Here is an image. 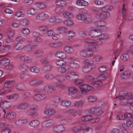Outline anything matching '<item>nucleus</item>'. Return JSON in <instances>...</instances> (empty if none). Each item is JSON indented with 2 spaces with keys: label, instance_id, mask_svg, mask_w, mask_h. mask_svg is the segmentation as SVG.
I'll use <instances>...</instances> for the list:
<instances>
[{
  "label": "nucleus",
  "instance_id": "nucleus-1",
  "mask_svg": "<svg viewBox=\"0 0 133 133\" xmlns=\"http://www.w3.org/2000/svg\"><path fill=\"white\" fill-rule=\"evenodd\" d=\"M90 112L96 116H99L104 112V111L103 110H100L99 107L96 106L91 109Z\"/></svg>",
  "mask_w": 133,
  "mask_h": 133
},
{
  "label": "nucleus",
  "instance_id": "nucleus-2",
  "mask_svg": "<svg viewBox=\"0 0 133 133\" xmlns=\"http://www.w3.org/2000/svg\"><path fill=\"white\" fill-rule=\"evenodd\" d=\"M4 118H6L7 119L11 120L13 119L16 116V113L13 112H10L6 114L5 110H3Z\"/></svg>",
  "mask_w": 133,
  "mask_h": 133
},
{
  "label": "nucleus",
  "instance_id": "nucleus-3",
  "mask_svg": "<svg viewBox=\"0 0 133 133\" xmlns=\"http://www.w3.org/2000/svg\"><path fill=\"white\" fill-rule=\"evenodd\" d=\"M49 17V15L46 14L43 12L39 13L37 15L36 17V19L37 20L44 21Z\"/></svg>",
  "mask_w": 133,
  "mask_h": 133
},
{
  "label": "nucleus",
  "instance_id": "nucleus-4",
  "mask_svg": "<svg viewBox=\"0 0 133 133\" xmlns=\"http://www.w3.org/2000/svg\"><path fill=\"white\" fill-rule=\"evenodd\" d=\"M102 29H94L91 30L89 33V35L91 37L97 36L98 37L99 33L101 32Z\"/></svg>",
  "mask_w": 133,
  "mask_h": 133
},
{
  "label": "nucleus",
  "instance_id": "nucleus-5",
  "mask_svg": "<svg viewBox=\"0 0 133 133\" xmlns=\"http://www.w3.org/2000/svg\"><path fill=\"white\" fill-rule=\"evenodd\" d=\"M110 13L108 11H104L101 13H97L96 14L95 16L98 18H105L107 17V15Z\"/></svg>",
  "mask_w": 133,
  "mask_h": 133
},
{
  "label": "nucleus",
  "instance_id": "nucleus-6",
  "mask_svg": "<svg viewBox=\"0 0 133 133\" xmlns=\"http://www.w3.org/2000/svg\"><path fill=\"white\" fill-rule=\"evenodd\" d=\"M55 122L54 120H50L43 122L42 124V126L44 128L48 127L54 125Z\"/></svg>",
  "mask_w": 133,
  "mask_h": 133
},
{
  "label": "nucleus",
  "instance_id": "nucleus-7",
  "mask_svg": "<svg viewBox=\"0 0 133 133\" xmlns=\"http://www.w3.org/2000/svg\"><path fill=\"white\" fill-rule=\"evenodd\" d=\"M46 97V95L45 94H35L33 97V99L34 101H39L45 99Z\"/></svg>",
  "mask_w": 133,
  "mask_h": 133
},
{
  "label": "nucleus",
  "instance_id": "nucleus-8",
  "mask_svg": "<svg viewBox=\"0 0 133 133\" xmlns=\"http://www.w3.org/2000/svg\"><path fill=\"white\" fill-rule=\"evenodd\" d=\"M65 127L62 125L55 126L53 128L54 131L56 132H61L65 130Z\"/></svg>",
  "mask_w": 133,
  "mask_h": 133
},
{
  "label": "nucleus",
  "instance_id": "nucleus-9",
  "mask_svg": "<svg viewBox=\"0 0 133 133\" xmlns=\"http://www.w3.org/2000/svg\"><path fill=\"white\" fill-rule=\"evenodd\" d=\"M56 90L55 88L50 85L44 86L43 87V91L46 93H49L52 91H54Z\"/></svg>",
  "mask_w": 133,
  "mask_h": 133
},
{
  "label": "nucleus",
  "instance_id": "nucleus-10",
  "mask_svg": "<svg viewBox=\"0 0 133 133\" xmlns=\"http://www.w3.org/2000/svg\"><path fill=\"white\" fill-rule=\"evenodd\" d=\"M35 108H31L28 111L27 114L28 115L30 116L32 118H35L37 115L38 114L34 110Z\"/></svg>",
  "mask_w": 133,
  "mask_h": 133
},
{
  "label": "nucleus",
  "instance_id": "nucleus-11",
  "mask_svg": "<svg viewBox=\"0 0 133 133\" xmlns=\"http://www.w3.org/2000/svg\"><path fill=\"white\" fill-rule=\"evenodd\" d=\"M11 103L7 101L2 102L0 104V107L2 108L3 110H5L6 109L11 106Z\"/></svg>",
  "mask_w": 133,
  "mask_h": 133
},
{
  "label": "nucleus",
  "instance_id": "nucleus-12",
  "mask_svg": "<svg viewBox=\"0 0 133 133\" xmlns=\"http://www.w3.org/2000/svg\"><path fill=\"white\" fill-rule=\"evenodd\" d=\"M91 87H92L90 85L84 84H82L79 86V88L81 90V91L84 92L89 91L91 89V88H89Z\"/></svg>",
  "mask_w": 133,
  "mask_h": 133
},
{
  "label": "nucleus",
  "instance_id": "nucleus-13",
  "mask_svg": "<svg viewBox=\"0 0 133 133\" xmlns=\"http://www.w3.org/2000/svg\"><path fill=\"white\" fill-rule=\"evenodd\" d=\"M29 104L27 102L21 103L17 105V109L19 110H23L27 108L29 106Z\"/></svg>",
  "mask_w": 133,
  "mask_h": 133
},
{
  "label": "nucleus",
  "instance_id": "nucleus-14",
  "mask_svg": "<svg viewBox=\"0 0 133 133\" xmlns=\"http://www.w3.org/2000/svg\"><path fill=\"white\" fill-rule=\"evenodd\" d=\"M37 45L36 44L33 45H28L25 46L24 45L23 49L26 52L31 51L32 49L37 48Z\"/></svg>",
  "mask_w": 133,
  "mask_h": 133
},
{
  "label": "nucleus",
  "instance_id": "nucleus-15",
  "mask_svg": "<svg viewBox=\"0 0 133 133\" xmlns=\"http://www.w3.org/2000/svg\"><path fill=\"white\" fill-rule=\"evenodd\" d=\"M131 74L129 71H125L121 75V77L122 79H126L130 77Z\"/></svg>",
  "mask_w": 133,
  "mask_h": 133
},
{
  "label": "nucleus",
  "instance_id": "nucleus-16",
  "mask_svg": "<svg viewBox=\"0 0 133 133\" xmlns=\"http://www.w3.org/2000/svg\"><path fill=\"white\" fill-rule=\"evenodd\" d=\"M24 47V45L23 43H18L14 44V49L16 50H22Z\"/></svg>",
  "mask_w": 133,
  "mask_h": 133
},
{
  "label": "nucleus",
  "instance_id": "nucleus-17",
  "mask_svg": "<svg viewBox=\"0 0 133 133\" xmlns=\"http://www.w3.org/2000/svg\"><path fill=\"white\" fill-rule=\"evenodd\" d=\"M55 112L56 111L52 108H50L46 109L44 111V113L45 114L49 116L53 115Z\"/></svg>",
  "mask_w": 133,
  "mask_h": 133
},
{
  "label": "nucleus",
  "instance_id": "nucleus-18",
  "mask_svg": "<svg viewBox=\"0 0 133 133\" xmlns=\"http://www.w3.org/2000/svg\"><path fill=\"white\" fill-rule=\"evenodd\" d=\"M20 61L26 63H30L32 62V59L25 55L21 56L20 57Z\"/></svg>",
  "mask_w": 133,
  "mask_h": 133
},
{
  "label": "nucleus",
  "instance_id": "nucleus-19",
  "mask_svg": "<svg viewBox=\"0 0 133 133\" xmlns=\"http://www.w3.org/2000/svg\"><path fill=\"white\" fill-rule=\"evenodd\" d=\"M40 124V122L37 120H35L30 122L29 124L30 126L34 128L37 127Z\"/></svg>",
  "mask_w": 133,
  "mask_h": 133
},
{
  "label": "nucleus",
  "instance_id": "nucleus-20",
  "mask_svg": "<svg viewBox=\"0 0 133 133\" xmlns=\"http://www.w3.org/2000/svg\"><path fill=\"white\" fill-rule=\"evenodd\" d=\"M55 56L60 58H64L66 56V54L65 52L62 51L57 52L55 54Z\"/></svg>",
  "mask_w": 133,
  "mask_h": 133
},
{
  "label": "nucleus",
  "instance_id": "nucleus-21",
  "mask_svg": "<svg viewBox=\"0 0 133 133\" xmlns=\"http://www.w3.org/2000/svg\"><path fill=\"white\" fill-rule=\"evenodd\" d=\"M35 6L40 9L45 8L47 6V5L45 3L42 2H38L36 3L35 4Z\"/></svg>",
  "mask_w": 133,
  "mask_h": 133
},
{
  "label": "nucleus",
  "instance_id": "nucleus-22",
  "mask_svg": "<svg viewBox=\"0 0 133 133\" xmlns=\"http://www.w3.org/2000/svg\"><path fill=\"white\" fill-rule=\"evenodd\" d=\"M10 60L7 58H4L1 59L0 61V64L2 65L6 66L9 63Z\"/></svg>",
  "mask_w": 133,
  "mask_h": 133
},
{
  "label": "nucleus",
  "instance_id": "nucleus-23",
  "mask_svg": "<svg viewBox=\"0 0 133 133\" xmlns=\"http://www.w3.org/2000/svg\"><path fill=\"white\" fill-rule=\"evenodd\" d=\"M64 50L67 53H71L74 52V50L72 47L67 46L64 47Z\"/></svg>",
  "mask_w": 133,
  "mask_h": 133
},
{
  "label": "nucleus",
  "instance_id": "nucleus-24",
  "mask_svg": "<svg viewBox=\"0 0 133 133\" xmlns=\"http://www.w3.org/2000/svg\"><path fill=\"white\" fill-rule=\"evenodd\" d=\"M69 92V94L71 95L76 92L78 91V89L75 87H71L68 89Z\"/></svg>",
  "mask_w": 133,
  "mask_h": 133
},
{
  "label": "nucleus",
  "instance_id": "nucleus-25",
  "mask_svg": "<svg viewBox=\"0 0 133 133\" xmlns=\"http://www.w3.org/2000/svg\"><path fill=\"white\" fill-rule=\"evenodd\" d=\"M71 102L70 101L65 100L62 102L61 105L64 107H67L70 106L71 105Z\"/></svg>",
  "mask_w": 133,
  "mask_h": 133
},
{
  "label": "nucleus",
  "instance_id": "nucleus-26",
  "mask_svg": "<svg viewBox=\"0 0 133 133\" xmlns=\"http://www.w3.org/2000/svg\"><path fill=\"white\" fill-rule=\"evenodd\" d=\"M106 75H107V74H102L98 75L96 78L97 81H102L106 78Z\"/></svg>",
  "mask_w": 133,
  "mask_h": 133
},
{
  "label": "nucleus",
  "instance_id": "nucleus-27",
  "mask_svg": "<svg viewBox=\"0 0 133 133\" xmlns=\"http://www.w3.org/2000/svg\"><path fill=\"white\" fill-rule=\"evenodd\" d=\"M92 118V116L90 115H87L82 117L81 120L83 121H87L90 120Z\"/></svg>",
  "mask_w": 133,
  "mask_h": 133
},
{
  "label": "nucleus",
  "instance_id": "nucleus-28",
  "mask_svg": "<svg viewBox=\"0 0 133 133\" xmlns=\"http://www.w3.org/2000/svg\"><path fill=\"white\" fill-rule=\"evenodd\" d=\"M61 45V43L60 42L51 43L49 44L48 46L50 48H55Z\"/></svg>",
  "mask_w": 133,
  "mask_h": 133
},
{
  "label": "nucleus",
  "instance_id": "nucleus-29",
  "mask_svg": "<svg viewBox=\"0 0 133 133\" xmlns=\"http://www.w3.org/2000/svg\"><path fill=\"white\" fill-rule=\"evenodd\" d=\"M91 70V67L90 66H89L87 65L84 66L83 67V71L85 73L89 72Z\"/></svg>",
  "mask_w": 133,
  "mask_h": 133
},
{
  "label": "nucleus",
  "instance_id": "nucleus-30",
  "mask_svg": "<svg viewBox=\"0 0 133 133\" xmlns=\"http://www.w3.org/2000/svg\"><path fill=\"white\" fill-rule=\"evenodd\" d=\"M14 84V81H8L6 82L4 84V86L5 87H11Z\"/></svg>",
  "mask_w": 133,
  "mask_h": 133
},
{
  "label": "nucleus",
  "instance_id": "nucleus-31",
  "mask_svg": "<svg viewBox=\"0 0 133 133\" xmlns=\"http://www.w3.org/2000/svg\"><path fill=\"white\" fill-rule=\"evenodd\" d=\"M64 17L67 18H72L73 17V15L71 13L68 12H65L63 13Z\"/></svg>",
  "mask_w": 133,
  "mask_h": 133
},
{
  "label": "nucleus",
  "instance_id": "nucleus-32",
  "mask_svg": "<svg viewBox=\"0 0 133 133\" xmlns=\"http://www.w3.org/2000/svg\"><path fill=\"white\" fill-rule=\"evenodd\" d=\"M87 18V16L85 15H82L79 14L76 16L77 18L79 20L84 21Z\"/></svg>",
  "mask_w": 133,
  "mask_h": 133
},
{
  "label": "nucleus",
  "instance_id": "nucleus-33",
  "mask_svg": "<svg viewBox=\"0 0 133 133\" xmlns=\"http://www.w3.org/2000/svg\"><path fill=\"white\" fill-rule=\"evenodd\" d=\"M10 48V46L8 45H4L3 46L2 48L0 50V52L2 51L3 52L8 51Z\"/></svg>",
  "mask_w": 133,
  "mask_h": 133
},
{
  "label": "nucleus",
  "instance_id": "nucleus-34",
  "mask_svg": "<svg viewBox=\"0 0 133 133\" xmlns=\"http://www.w3.org/2000/svg\"><path fill=\"white\" fill-rule=\"evenodd\" d=\"M94 62V60L92 59H87L84 60L83 61V63L86 65H89V66H90V65L93 63Z\"/></svg>",
  "mask_w": 133,
  "mask_h": 133
},
{
  "label": "nucleus",
  "instance_id": "nucleus-35",
  "mask_svg": "<svg viewBox=\"0 0 133 133\" xmlns=\"http://www.w3.org/2000/svg\"><path fill=\"white\" fill-rule=\"evenodd\" d=\"M83 133H92L93 131L92 129L89 127H87L85 126V128H84Z\"/></svg>",
  "mask_w": 133,
  "mask_h": 133
},
{
  "label": "nucleus",
  "instance_id": "nucleus-36",
  "mask_svg": "<svg viewBox=\"0 0 133 133\" xmlns=\"http://www.w3.org/2000/svg\"><path fill=\"white\" fill-rule=\"evenodd\" d=\"M27 13L28 14L34 15L37 13V11L35 9L31 8L28 10Z\"/></svg>",
  "mask_w": 133,
  "mask_h": 133
},
{
  "label": "nucleus",
  "instance_id": "nucleus-37",
  "mask_svg": "<svg viewBox=\"0 0 133 133\" xmlns=\"http://www.w3.org/2000/svg\"><path fill=\"white\" fill-rule=\"evenodd\" d=\"M29 68V66L28 65L23 64L20 65L19 67V68L23 71H25L27 70Z\"/></svg>",
  "mask_w": 133,
  "mask_h": 133
},
{
  "label": "nucleus",
  "instance_id": "nucleus-38",
  "mask_svg": "<svg viewBox=\"0 0 133 133\" xmlns=\"http://www.w3.org/2000/svg\"><path fill=\"white\" fill-rule=\"evenodd\" d=\"M103 83L102 81H98L94 82L92 83L93 86L95 87H97L101 86L103 85Z\"/></svg>",
  "mask_w": 133,
  "mask_h": 133
},
{
  "label": "nucleus",
  "instance_id": "nucleus-39",
  "mask_svg": "<svg viewBox=\"0 0 133 133\" xmlns=\"http://www.w3.org/2000/svg\"><path fill=\"white\" fill-rule=\"evenodd\" d=\"M44 78L47 79H52L54 78L55 76L52 74L48 73L45 75Z\"/></svg>",
  "mask_w": 133,
  "mask_h": 133
},
{
  "label": "nucleus",
  "instance_id": "nucleus-40",
  "mask_svg": "<svg viewBox=\"0 0 133 133\" xmlns=\"http://www.w3.org/2000/svg\"><path fill=\"white\" fill-rule=\"evenodd\" d=\"M30 70L31 71L36 73H38L39 71V68L36 66L31 67L30 69Z\"/></svg>",
  "mask_w": 133,
  "mask_h": 133
},
{
  "label": "nucleus",
  "instance_id": "nucleus-41",
  "mask_svg": "<svg viewBox=\"0 0 133 133\" xmlns=\"http://www.w3.org/2000/svg\"><path fill=\"white\" fill-rule=\"evenodd\" d=\"M98 37L99 38V39H101L103 40H105L108 39L109 36L108 35L105 34H103L99 35Z\"/></svg>",
  "mask_w": 133,
  "mask_h": 133
},
{
  "label": "nucleus",
  "instance_id": "nucleus-42",
  "mask_svg": "<svg viewBox=\"0 0 133 133\" xmlns=\"http://www.w3.org/2000/svg\"><path fill=\"white\" fill-rule=\"evenodd\" d=\"M129 56L127 54H124L121 56V59L124 61L128 60L129 58Z\"/></svg>",
  "mask_w": 133,
  "mask_h": 133
},
{
  "label": "nucleus",
  "instance_id": "nucleus-43",
  "mask_svg": "<svg viewBox=\"0 0 133 133\" xmlns=\"http://www.w3.org/2000/svg\"><path fill=\"white\" fill-rule=\"evenodd\" d=\"M84 42L87 43L89 44H94L95 39L86 38L84 39Z\"/></svg>",
  "mask_w": 133,
  "mask_h": 133
},
{
  "label": "nucleus",
  "instance_id": "nucleus-44",
  "mask_svg": "<svg viewBox=\"0 0 133 133\" xmlns=\"http://www.w3.org/2000/svg\"><path fill=\"white\" fill-rule=\"evenodd\" d=\"M51 65L49 64L45 66L43 68V70L45 72L49 71L52 68Z\"/></svg>",
  "mask_w": 133,
  "mask_h": 133
},
{
  "label": "nucleus",
  "instance_id": "nucleus-45",
  "mask_svg": "<svg viewBox=\"0 0 133 133\" xmlns=\"http://www.w3.org/2000/svg\"><path fill=\"white\" fill-rule=\"evenodd\" d=\"M97 99L96 96H89L88 98V100L89 102H92L95 101Z\"/></svg>",
  "mask_w": 133,
  "mask_h": 133
},
{
  "label": "nucleus",
  "instance_id": "nucleus-46",
  "mask_svg": "<svg viewBox=\"0 0 133 133\" xmlns=\"http://www.w3.org/2000/svg\"><path fill=\"white\" fill-rule=\"evenodd\" d=\"M103 40L99 39V38L98 37V39L97 40H95L94 44L98 45H99L102 44L103 43Z\"/></svg>",
  "mask_w": 133,
  "mask_h": 133
},
{
  "label": "nucleus",
  "instance_id": "nucleus-47",
  "mask_svg": "<svg viewBox=\"0 0 133 133\" xmlns=\"http://www.w3.org/2000/svg\"><path fill=\"white\" fill-rule=\"evenodd\" d=\"M66 63V61L62 59L57 60L56 62V64L58 66H61L65 64Z\"/></svg>",
  "mask_w": 133,
  "mask_h": 133
},
{
  "label": "nucleus",
  "instance_id": "nucleus-48",
  "mask_svg": "<svg viewBox=\"0 0 133 133\" xmlns=\"http://www.w3.org/2000/svg\"><path fill=\"white\" fill-rule=\"evenodd\" d=\"M69 65L70 67L73 68H76L79 66L78 64L73 62L70 63Z\"/></svg>",
  "mask_w": 133,
  "mask_h": 133
},
{
  "label": "nucleus",
  "instance_id": "nucleus-49",
  "mask_svg": "<svg viewBox=\"0 0 133 133\" xmlns=\"http://www.w3.org/2000/svg\"><path fill=\"white\" fill-rule=\"evenodd\" d=\"M57 31L60 33H62L65 32L66 30V28L64 27H61L58 28L57 29Z\"/></svg>",
  "mask_w": 133,
  "mask_h": 133
},
{
  "label": "nucleus",
  "instance_id": "nucleus-50",
  "mask_svg": "<svg viewBox=\"0 0 133 133\" xmlns=\"http://www.w3.org/2000/svg\"><path fill=\"white\" fill-rule=\"evenodd\" d=\"M78 78V76L76 73L72 72V75L71 80H73L74 81Z\"/></svg>",
  "mask_w": 133,
  "mask_h": 133
},
{
  "label": "nucleus",
  "instance_id": "nucleus-51",
  "mask_svg": "<svg viewBox=\"0 0 133 133\" xmlns=\"http://www.w3.org/2000/svg\"><path fill=\"white\" fill-rule=\"evenodd\" d=\"M48 26L46 25L41 26L39 27L38 29L39 30L43 31H45L48 30Z\"/></svg>",
  "mask_w": 133,
  "mask_h": 133
},
{
  "label": "nucleus",
  "instance_id": "nucleus-52",
  "mask_svg": "<svg viewBox=\"0 0 133 133\" xmlns=\"http://www.w3.org/2000/svg\"><path fill=\"white\" fill-rule=\"evenodd\" d=\"M75 32L73 31H69L67 33L66 35L68 37H74L75 35Z\"/></svg>",
  "mask_w": 133,
  "mask_h": 133
},
{
  "label": "nucleus",
  "instance_id": "nucleus-53",
  "mask_svg": "<svg viewBox=\"0 0 133 133\" xmlns=\"http://www.w3.org/2000/svg\"><path fill=\"white\" fill-rule=\"evenodd\" d=\"M132 122L133 123V118L132 120H129L126 123V126L128 127L131 128L133 127V124H132Z\"/></svg>",
  "mask_w": 133,
  "mask_h": 133
},
{
  "label": "nucleus",
  "instance_id": "nucleus-54",
  "mask_svg": "<svg viewBox=\"0 0 133 133\" xmlns=\"http://www.w3.org/2000/svg\"><path fill=\"white\" fill-rule=\"evenodd\" d=\"M84 82V81L82 79H80L78 78L77 79L74 81V84L76 85L80 84L83 83Z\"/></svg>",
  "mask_w": 133,
  "mask_h": 133
},
{
  "label": "nucleus",
  "instance_id": "nucleus-55",
  "mask_svg": "<svg viewBox=\"0 0 133 133\" xmlns=\"http://www.w3.org/2000/svg\"><path fill=\"white\" fill-rule=\"evenodd\" d=\"M113 7L112 6L107 5L102 8V10L104 11H108L112 10Z\"/></svg>",
  "mask_w": 133,
  "mask_h": 133
},
{
  "label": "nucleus",
  "instance_id": "nucleus-56",
  "mask_svg": "<svg viewBox=\"0 0 133 133\" xmlns=\"http://www.w3.org/2000/svg\"><path fill=\"white\" fill-rule=\"evenodd\" d=\"M120 94H122L123 95L125 96L128 97H130L132 96V95H131L130 93H129L128 92L126 91H121L120 92Z\"/></svg>",
  "mask_w": 133,
  "mask_h": 133
},
{
  "label": "nucleus",
  "instance_id": "nucleus-57",
  "mask_svg": "<svg viewBox=\"0 0 133 133\" xmlns=\"http://www.w3.org/2000/svg\"><path fill=\"white\" fill-rule=\"evenodd\" d=\"M72 75V72H69L66 74L65 77L66 78L69 80H71Z\"/></svg>",
  "mask_w": 133,
  "mask_h": 133
},
{
  "label": "nucleus",
  "instance_id": "nucleus-58",
  "mask_svg": "<svg viewBox=\"0 0 133 133\" xmlns=\"http://www.w3.org/2000/svg\"><path fill=\"white\" fill-rule=\"evenodd\" d=\"M11 129L8 127H6L2 130L1 133H10Z\"/></svg>",
  "mask_w": 133,
  "mask_h": 133
},
{
  "label": "nucleus",
  "instance_id": "nucleus-59",
  "mask_svg": "<svg viewBox=\"0 0 133 133\" xmlns=\"http://www.w3.org/2000/svg\"><path fill=\"white\" fill-rule=\"evenodd\" d=\"M63 10V9L61 8L57 7L55 8V11L56 13L59 14L61 13Z\"/></svg>",
  "mask_w": 133,
  "mask_h": 133
},
{
  "label": "nucleus",
  "instance_id": "nucleus-60",
  "mask_svg": "<svg viewBox=\"0 0 133 133\" xmlns=\"http://www.w3.org/2000/svg\"><path fill=\"white\" fill-rule=\"evenodd\" d=\"M58 71L61 73H65L66 71V69L64 67H61L58 69Z\"/></svg>",
  "mask_w": 133,
  "mask_h": 133
},
{
  "label": "nucleus",
  "instance_id": "nucleus-61",
  "mask_svg": "<svg viewBox=\"0 0 133 133\" xmlns=\"http://www.w3.org/2000/svg\"><path fill=\"white\" fill-rule=\"evenodd\" d=\"M22 32L24 34L27 35L30 33V30L28 28H24L22 30Z\"/></svg>",
  "mask_w": 133,
  "mask_h": 133
},
{
  "label": "nucleus",
  "instance_id": "nucleus-62",
  "mask_svg": "<svg viewBox=\"0 0 133 133\" xmlns=\"http://www.w3.org/2000/svg\"><path fill=\"white\" fill-rule=\"evenodd\" d=\"M30 85L32 86H37V80L33 79L30 81L29 82Z\"/></svg>",
  "mask_w": 133,
  "mask_h": 133
},
{
  "label": "nucleus",
  "instance_id": "nucleus-63",
  "mask_svg": "<svg viewBox=\"0 0 133 133\" xmlns=\"http://www.w3.org/2000/svg\"><path fill=\"white\" fill-rule=\"evenodd\" d=\"M33 1V0H24L23 2L24 4L28 5L32 3Z\"/></svg>",
  "mask_w": 133,
  "mask_h": 133
},
{
  "label": "nucleus",
  "instance_id": "nucleus-64",
  "mask_svg": "<svg viewBox=\"0 0 133 133\" xmlns=\"http://www.w3.org/2000/svg\"><path fill=\"white\" fill-rule=\"evenodd\" d=\"M127 103L128 104H133V97L132 98H128L126 100Z\"/></svg>",
  "mask_w": 133,
  "mask_h": 133
}]
</instances>
